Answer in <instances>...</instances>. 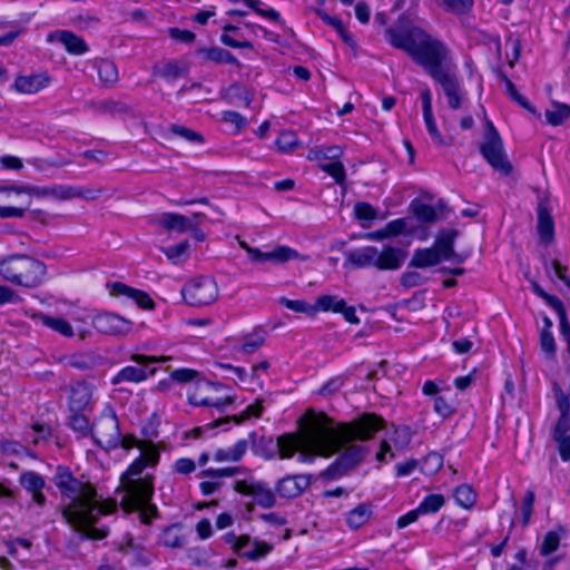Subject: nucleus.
Segmentation results:
<instances>
[{
	"mask_svg": "<svg viewBox=\"0 0 570 570\" xmlns=\"http://www.w3.org/2000/svg\"><path fill=\"white\" fill-rule=\"evenodd\" d=\"M131 360L138 364H140V367L137 366H126L124 367L114 379V384H119L121 382H141L147 379L148 373L145 367H147L149 364H154L157 362H160V360L156 357H150L141 354H134L131 355ZM161 361H165V358H161ZM155 368H151L149 371V375L155 374Z\"/></svg>",
	"mask_w": 570,
	"mask_h": 570,
	"instance_id": "f8f14e48",
	"label": "nucleus"
},
{
	"mask_svg": "<svg viewBox=\"0 0 570 570\" xmlns=\"http://www.w3.org/2000/svg\"><path fill=\"white\" fill-rule=\"evenodd\" d=\"M278 302L281 305H283L286 308L292 309L294 312L305 313L309 316H315V306L309 305L305 301H299V299L294 301V299H288L286 297H281Z\"/></svg>",
	"mask_w": 570,
	"mask_h": 570,
	"instance_id": "37998d69",
	"label": "nucleus"
},
{
	"mask_svg": "<svg viewBox=\"0 0 570 570\" xmlns=\"http://www.w3.org/2000/svg\"><path fill=\"white\" fill-rule=\"evenodd\" d=\"M105 189L102 187H78L71 186L72 198H81L87 202L97 200Z\"/></svg>",
	"mask_w": 570,
	"mask_h": 570,
	"instance_id": "a19ab883",
	"label": "nucleus"
},
{
	"mask_svg": "<svg viewBox=\"0 0 570 570\" xmlns=\"http://www.w3.org/2000/svg\"><path fill=\"white\" fill-rule=\"evenodd\" d=\"M385 32L393 47L406 51L442 86L449 99V106L452 109L460 108V86L452 71L446 46L419 27H413L405 32L389 28Z\"/></svg>",
	"mask_w": 570,
	"mask_h": 570,
	"instance_id": "f257e3e1",
	"label": "nucleus"
},
{
	"mask_svg": "<svg viewBox=\"0 0 570 570\" xmlns=\"http://www.w3.org/2000/svg\"><path fill=\"white\" fill-rule=\"evenodd\" d=\"M99 80L104 87H112L118 81V69L114 61L99 59L97 61Z\"/></svg>",
	"mask_w": 570,
	"mask_h": 570,
	"instance_id": "5701e85b",
	"label": "nucleus"
},
{
	"mask_svg": "<svg viewBox=\"0 0 570 570\" xmlns=\"http://www.w3.org/2000/svg\"><path fill=\"white\" fill-rule=\"evenodd\" d=\"M184 301L194 307L212 305L219 296V288L214 277L197 276L181 288Z\"/></svg>",
	"mask_w": 570,
	"mask_h": 570,
	"instance_id": "9d476101",
	"label": "nucleus"
},
{
	"mask_svg": "<svg viewBox=\"0 0 570 570\" xmlns=\"http://www.w3.org/2000/svg\"><path fill=\"white\" fill-rule=\"evenodd\" d=\"M200 53L215 63L238 65V60L229 51L219 47L203 49Z\"/></svg>",
	"mask_w": 570,
	"mask_h": 570,
	"instance_id": "c756f323",
	"label": "nucleus"
},
{
	"mask_svg": "<svg viewBox=\"0 0 570 570\" xmlns=\"http://www.w3.org/2000/svg\"><path fill=\"white\" fill-rule=\"evenodd\" d=\"M343 377L342 376H336L334 379H331L322 389H321V394L322 395H332L334 394L335 392H337L342 385H343Z\"/></svg>",
	"mask_w": 570,
	"mask_h": 570,
	"instance_id": "338daca9",
	"label": "nucleus"
},
{
	"mask_svg": "<svg viewBox=\"0 0 570 570\" xmlns=\"http://www.w3.org/2000/svg\"><path fill=\"white\" fill-rule=\"evenodd\" d=\"M50 78L43 73L18 76L13 88L23 95H33L45 89L49 85Z\"/></svg>",
	"mask_w": 570,
	"mask_h": 570,
	"instance_id": "f3484780",
	"label": "nucleus"
},
{
	"mask_svg": "<svg viewBox=\"0 0 570 570\" xmlns=\"http://www.w3.org/2000/svg\"><path fill=\"white\" fill-rule=\"evenodd\" d=\"M547 121L552 126H559L570 118V106L554 102L550 109L546 110Z\"/></svg>",
	"mask_w": 570,
	"mask_h": 570,
	"instance_id": "7c9ffc66",
	"label": "nucleus"
},
{
	"mask_svg": "<svg viewBox=\"0 0 570 570\" xmlns=\"http://www.w3.org/2000/svg\"><path fill=\"white\" fill-rule=\"evenodd\" d=\"M454 499L460 507L469 510L475 504L476 494L470 485L461 484L454 490Z\"/></svg>",
	"mask_w": 570,
	"mask_h": 570,
	"instance_id": "72a5a7b5",
	"label": "nucleus"
},
{
	"mask_svg": "<svg viewBox=\"0 0 570 570\" xmlns=\"http://www.w3.org/2000/svg\"><path fill=\"white\" fill-rule=\"evenodd\" d=\"M343 154V150L338 146H322L315 147L308 151L307 158L309 160H325L331 159L335 160L340 158Z\"/></svg>",
	"mask_w": 570,
	"mask_h": 570,
	"instance_id": "2f4dec72",
	"label": "nucleus"
},
{
	"mask_svg": "<svg viewBox=\"0 0 570 570\" xmlns=\"http://www.w3.org/2000/svg\"><path fill=\"white\" fill-rule=\"evenodd\" d=\"M533 503H534V492L532 490H528L524 495L523 504H522L523 525H528V523L530 522Z\"/></svg>",
	"mask_w": 570,
	"mask_h": 570,
	"instance_id": "bf43d9fd",
	"label": "nucleus"
},
{
	"mask_svg": "<svg viewBox=\"0 0 570 570\" xmlns=\"http://www.w3.org/2000/svg\"><path fill=\"white\" fill-rule=\"evenodd\" d=\"M480 153L488 164L503 176L512 171V165L504 150L502 138L491 120L485 119L483 141L480 145Z\"/></svg>",
	"mask_w": 570,
	"mask_h": 570,
	"instance_id": "1a4fd4ad",
	"label": "nucleus"
},
{
	"mask_svg": "<svg viewBox=\"0 0 570 570\" xmlns=\"http://www.w3.org/2000/svg\"><path fill=\"white\" fill-rule=\"evenodd\" d=\"M265 342L264 336L261 335H247L244 337V343L240 347L245 354H253L263 346Z\"/></svg>",
	"mask_w": 570,
	"mask_h": 570,
	"instance_id": "603ef678",
	"label": "nucleus"
},
{
	"mask_svg": "<svg viewBox=\"0 0 570 570\" xmlns=\"http://www.w3.org/2000/svg\"><path fill=\"white\" fill-rule=\"evenodd\" d=\"M556 401L560 415L570 416V400L560 387H554Z\"/></svg>",
	"mask_w": 570,
	"mask_h": 570,
	"instance_id": "052dcab7",
	"label": "nucleus"
},
{
	"mask_svg": "<svg viewBox=\"0 0 570 570\" xmlns=\"http://www.w3.org/2000/svg\"><path fill=\"white\" fill-rule=\"evenodd\" d=\"M444 503L445 498L443 494L433 493L425 497L416 509L420 514L435 513L444 505Z\"/></svg>",
	"mask_w": 570,
	"mask_h": 570,
	"instance_id": "58836bf2",
	"label": "nucleus"
},
{
	"mask_svg": "<svg viewBox=\"0 0 570 570\" xmlns=\"http://www.w3.org/2000/svg\"><path fill=\"white\" fill-rule=\"evenodd\" d=\"M42 324L47 327L58 332L59 334L71 337L73 336V330L70 323L62 317H52L49 315H41Z\"/></svg>",
	"mask_w": 570,
	"mask_h": 570,
	"instance_id": "473e14b6",
	"label": "nucleus"
},
{
	"mask_svg": "<svg viewBox=\"0 0 570 570\" xmlns=\"http://www.w3.org/2000/svg\"><path fill=\"white\" fill-rule=\"evenodd\" d=\"M95 442L106 451L116 449L121 442V433L117 415L114 411H105L95 423L92 431Z\"/></svg>",
	"mask_w": 570,
	"mask_h": 570,
	"instance_id": "9b49d317",
	"label": "nucleus"
},
{
	"mask_svg": "<svg viewBox=\"0 0 570 570\" xmlns=\"http://www.w3.org/2000/svg\"><path fill=\"white\" fill-rule=\"evenodd\" d=\"M112 295H124L132 298L137 305L144 309H153L155 304L150 296L139 289L131 288L122 283L116 282L111 285Z\"/></svg>",
	"mask_w": 570,
	"mask_h": 570,
	"instance_id": "6ab92c4d",
	"label": "nucleus"
},
{
	"mask_svg": "<svg viewBox=\"0 0 570 570\" xmlns=\"http://www.w3.org/2000/svg\"><path fill=\"white\" fill-rule=\"evenodd\" d=\"M505 86L508 94L511 96L512 99H514L518 104L528 109L530 112H537L535 109L527 101V99L518 92L514 83L508 78H505Z\"/></svg>",
	"mask_w": 570,
	"mask_h": 570,
	"instance_id": "4d7b16f0",
	"label": "nucleus"
},
{
	"mask_svg": "<svg viewBox=\"0 0 570 570\" xmlns=\"http://www.w3.org/2000/svg\"><path fill=\"white\" fill-rule=\"evenodd\" d=\"M538 234L541 242L549 244L553 240L554 226L553 219L548 210L546 203L542 200L538 206Z\"/></svg>",
	"mask_w": 570,
	"mask_h": 570,
	"instance_id": "aec40b11",
	"label": "nucleus"
},
{
	"mask_svg": "<svg viewBox=\"0 0 570 570\" xmlns=\"http://www.w3.org/2000/svg\"><path fill=\"white\" fill-rule=\"evenodd\" d=\"M168 130L173 135L181 137L183 139L191 142V144L202 145L205 141L204 136L200 132H198L196 130H193V129H190L188 127H185L183 125L171 124L168 127Z\"/></svg>",
	"mask_w": 570,
	"mask_h": 570,
	"instance_id": "4c0bfd02",
	"label": "nucleus"
},
{
	"mask_svg": "<svg viewBox=\"0 0 570 570\" xmlns=\"http://www.w3.org/2000/svg\"><path fill=\"white\" fill-rule=\"evenodd\" d=\"M372 517V507L371 504L362 503L356 508L352 509L346 514V523L353 529H360L362 525L368 522Z\"/></svg>",
	"mask_w": 570,
	"mask_h": 570,
	"instance_id": "b1692460",
	"label": "nucleus"
},
{
	"mask_svg": "<svg viewBox=\"0 0 570 570\" xmlns=\"http://www.w3.org/2000/svg\"><path fill=\"white\" fill-rule=\"evenodd\" d=\"M406 223L403 218L392 220L384 226L387 238L397 236L405 230Z\"/></svg>",
	"mask_w": 570,
	"mask_h": 570,
	"instance_id": "680f3d73",
	"label": "nucleus"
},
{
	"mask_svg": "<svg viewBox=\"0 0 570 570\" xmlns=\"http://www.w3.org/2000/svg\"><path fill=\"white\" fill-rule=\"evenodd\" d=\"M434 411L442 417H448L453 413L452 406L442 396L434 400Z\"/></svg>",
	"mask_w": 570,
	"mask_h": 570,
	"instance_id": "774afa93",
	"label": "nucleus"
},
{
	"mask_svg": "<svg viewBox=\"0 0 570 570\" xmlns=\"http://www.w3.org/2000/svg\"><path fill=\"white\" fill-rule=\"evenodd\" d=\"M235 401L234 396H227L222 400L212 401L209 399H199L196 394L189 395V402L194 405H200V406H214L217 409H223L226 405H230Z\"/></svg>",
	"mask_w": 570,
	"mask_h": 570,
	"instance_id": "de8ad7c7",
	"label": "nucleus"
},
{
	"mask_svg": "<svg viewBox=\"0 0 570 570\" xmlns=\"http://www.w3.org/2000/svg\"><path fill=\"white\" fill-rule=\"evenodd\" d=\"M47 266L29 255L18 254L0 258V277L11 284L35 288L42 284Z\"/></svg>",
	"mask_w": 570,
	"mask_h": 570,
	"instance_id": "423d86ee",
	"label": "nucleus"
},
{
	"mask_svg": "<svg viewBox=\"0 0 570 570\" xmlns=\"http://www.w3.org/2000/svg\"><path fill=\"white\" fill-rule=\"evenodd\" d=\"M293 259H303L299 253L292 247L279 245L268 252V262L274 264H284Z\"/></svg>",
	"mask_w": 570,
	"mask_h": 570,
	"instance_id": "c85d7f7f",
	"label": "nucleus"
},
{
	"mask_svg": "<svg viewBox=\"0 0 570 570\" xmlns=\"http://www.w3.org/2000/svg\"><path fill=\"white\" fill-rule=\"evenodd\" d=\"M570 416L560 415L554 430L553 439L558 443L559 453L563 461L570 459Z\"/></svg>",
	"mask_w": 570,
	"mask_h": 570,
	"instance_id": "a211bd4d",
	"label": "nucleus"
},
{
	"mask_svg": "<svg viewBox=\"0 0 570 570\" xmlns=\"http://www.w3.org/2000/svg\"><path fill=\"white\" fill-rule=\"evenodd\" d=\"M560 543V537L557 532L550 531L546 534L543 542L540 547V552L542 556H549L554 552Z\"/></svg>",
	"mask_w": 570,
	"mask_h": 570,
	"instance_id": "3c124183",
	"label": "nucleus"
},
{
	"mask_svg": "<svg viewBox=\"0 0 570 570\" xmlns=\"http://www.w3.org/2000/svg\"><path fill=\"white\" fill-rule=\"evenodd\" d=\"M400 282L403 287L412 288L424 284L425 278L419 272L409 271L401 275Z\"/></svg>",
	"mask_w": 570,
	"mask_h": 570,
	"instance_id": "864d4df0",
	"label": "nucleus"
},
{
	"mask_svg": "<svg viewBox=\"0 0 570 570\" xmlns=\"http://www.w3.org/2000/svg\"><path fill=\"white\" fill-rule=\"evenodd\" d=\"M53 39L61 42L70 55L81 56L89 51L86 41L69 30L56 31L49 35V40Z\"/></svg>",
	"mask_w": 570,
	"mask_h": 570,
	"instance_id": "dca6fc26",
	"label": "nucleus"
},
{
	"mask_svg": "<svg viewBox=\"0 0 570 570\" xmlns=\"http://www.w3.org/2000/svg\"><path fill=\"white\" fill-rule=\"evenodd\" d=\"M125 450L138 448L140 455L128 466L120 476V485L117 492L121 494L120 505L128 513L139 511L142 523H149L158 517V509L153 504L154 476L145 475L142 471L147 466H155L159 461V451L151 441H138L134 435H121L119 443Z\"/></svg>",
	"mask_w": 570,
	"mask_h": 570,
	"instance_id": "7ed1b4c3",
	"label": "nucleus"
},
{
	"mask_svg": "<svg viewBox=\"0 0 570 570\" xmlns=\"http://www.w3.org/2000/svg\"><path fill=\"white\" fill-rule=\"evenodd\" d=\"M345 299L336 295H320L315 301V315L318 312L340 313L345 307Z\"/></svg>",
	"mask_w": 570,
	"mask_h": 570,
	"instance_id": "a878e982",
	"label": "nucleus"
},
{
	"mask_svg": "<svg viewBox=\"0 0 570 570\" xmlns=\"http://www.w3.org/2000/svg\"><path fill=\"white\" fill-rule=\"evenodd\" d=\"M48 197H53L58 200L72 199L71 186H67V185L50 186Z\"/></svg>",
	"mask_w": 570,
	"mask_h": 570,
	"instance_id": "13d9d810",
	"label": "nucleus"
},
{
	"mask_svg": "<svg viewBox=\"0 0 570 570\" xmlns=\"http://www.w3.org/2000/svg\"><path fill=\"white\" fill-rule=\"evenodd\" d=\"M411 209L416 218L423 223H433L438 220L436 208L420 202H413Z\"/></svg>",
	"mask_w": 570,
	"mask_h": 570,
	"instance_id": "e433bc0d",
	"label": "nucleus"
},
{
	"mask_svg": "<svg viewBox=\"0 0 570 570\" xmlns=\"http://www.w3.org/2000/svg\"><path fill=\"white\" fill-rule=\"evenodd\" d=\"M91 399V389L85 382H78L71 387L69 405L71 411L79 412L87 407Z\"/></svg>",
	"mask_w": 570,
	"mask_h": 570,
	"instance_id": "4be33fe9",
	"label": "nucleus"
},
{
	"mask_svg": "<svg viewBox=\"0 0 570 570\" xmlns=\"http://www.w3.org/2000/svg\"><path fill=\"white\" fill-rule=\"evenodd\" d=\"M94 327L108 335H125L131 330V322L114 313H99L92 320Z\"/></svg>",
	"mask_w": 570,
	"mask_h": 570,
	"instance_id": "ddd939ff",
	"label": "nucleus"
},
{
	"mask_svg": "<svg viewBox=\"0 0 570 570\" xmlns=\"http://www.w3.org/2000/svg\"><path fill=\"white\" fill-rule=\"evenodd\" d=\"M445 11L461 16L468 13L473 7V0H434Z\"/></svg>",
	"mask_w": 570,
	"mask_h": 570,
	"instance_id": "c9c22d12",
	"label": "nucleus"
},
{
	"mask_svg": "<svg viewBox=\"0 0 570 570\" xmlns=\"http://www.w3.org/2000/svg\"><path fill=\"white\" fill-rule=\"evenodd\" d=\"M346 262L356 268L375 267L379 271H397L404 264L407 252L400 247L384 245L382 249L366 246L345 252Z\"/></svg>",
	"mask_w": 570,
	"mask_h": 570,
	"instance_id": "0eeeda50",
	"label": "nucleus"
},
{
	"mask_svg": "<svg viewBox=\"0 0 570 570\" xmlns=\"http://www.w3.org/2000/svg\"><path fill=\"white\" fill-rule=\"evenodd\" d=\"M20 483L30 493L38 492L45 487V480L35 472H26L21 474Z\"/></svg>",
	"mask_w": 570,
	"mask_h": 570,
	"instance_id": "79ce46f5",
	"label": "nucleus"
},
{
	"mask_svg": "<svg viewBox=\"0 0 570 570\" xmlns=\"http://www.w3.org/2000/svg\"><path fill=\"white\" fill-rule=\"evenodd\" d=\"M247 448H248V442L246 440H239L232 449L217 450L214 454V459L217 462H224V461L237 462L246 453Z\"/></svg>",
	"mask_w": 570,
	"mask_h": 570,
	"instance_id": "bb28decb",
	"label": "nucleus"
},
{
	"mask_svg": "<svg viewBox=\"0 0 570 570\" xmlns=\"http://www.w3.org/2000/svg\"><path fill=\"white\" fill-rule=\"evenodd\" d=\"M223 120L233 124L238 130L246 125V119L236 111H225L223 114Z\"/></svg>",
	"mask_w": 570,
	"mask_h": 570,
	"instance_id": "69168bd1",
	"label": "nucleus"
},
{
	"mask_svg": "<svg viewBox=\"0 0 570 570\" xmlns=\"http://www.w3.org/2000/svg\"><path fill=\"white\" fill-rule=\"evenodd\" d=\"M197 375V372L189 368H180L171 372L170 377L179 383L191 381Z\"/></svg>",
	"mask_w": 570,
	"mask_h": 570,
	"instance_id": "0e129e2a",
	"label": "nucleus"
},
{
	"mask_svg": "<svg viewBox=\"0 0 570 570\" xmlns=\"http://www.w3.org/2000/svg\"><path fill=\"white\" fill-rule=\"evenodd\" d=\"M234 490L240 494L253 497L258 505L266 509L274 507L276 503L274 492L262 483L236 481Z\"/></svg>",
	"mask_w": 570,
	"mask_h": 570,
	"instance_id": "4468645a",
	"label": "nucleus"
},
{
	"mask_svg": "<svg viewBox=\"0 0 570 570\" xmlns=\"http://www.w3.org/2000/svg\"><path fill=\"white\" fill-rule=\"evenodd\" d=\"M348 426L341 430L330 424L325 414L314 416L301 435L283 434L277 439V449L282 459L292 458L299 453L302 462H309L315 455H328L335 446L352 434Z\"/></svg>",
	"mask_w": 570,
	"mask_h": 570,
	"instance_id": "20e7f679",
	"label": "nucleus"
},
{
	"mask_svg": "<svg viewBox=\"0 0 570 570\" xmlns=\"http://www.w3.org/2000/svg\"><path fill=\"white\" fill-rule=\"evenodd\" d=\"M70 426L81 436H86L92 432V426L90 425L89 420L83 414H79L77 412L70 416Z\"/></svg>",
	"mask_w": 570,
	"mask_h": 570,
	"instance_id": "a18cd8bd",
	"label": "nucleus"
},
{
	"mask_svg": "<svg viewBox=\"0 0 570 570\" xmlns=\"http://www.w3.org/2000/svg\"><path fill=\"white\" fill-rule=\"evenodd\" d=\"M459 232L454 228L441 229L435 236L434 243L429 248L416 249L409 263L410 267L426 268L435 266L442 261L453 259L463 263L466 256L454 252V242Z\"/></svg>",
	"mask_w": 570,
	"mask_h": 570,
	"instance_id": "6e6552de",
	"label": "nucleus"
},
{
	"mask_svg": "<svg viewBox=\"0 0 570 570\" xmlns=\"http://www.w3.org/2000/svg\"><path fill=\"white\" fill-rule=\"evenodd\" d=\"M242 471L240 468L208 469L203 472L204 475L210 478L234 476Z\"/></svg>",
	"mask_w": 570,
	"mask_h": 570,
	"instance_id": "e2e57ef3",
	"label": "nucleus"
},
{
	"mask_svg": "<svg viewBox=\"0 0 570 570\" xmlns=\"http://www.w3.org/2000/svg\"><path fill=\"white\" fill-rule=\"evenodd\" d=\"M154 73L166 79V80H175L178 77L185 73V70L180 68L174 61H167L163 65L157 63L154 66Z\"/></svg>",
	"mask_w": 570,
	"mask_h": 570,
	"instance_id": "f704fd0d",
	"label": "nucleus"
},
{
	"mask_svg": "<svg viewBox=\"0 0 570 570\" xmlns=\"http://www.w3.org/2000/svg\"><path fill=\"white\" fill-rule=\"evenodd\" d=\"M188 249L189 243L187 240H184L174 246L163 247L161 252L170 262H173L174 264H178L188 256Z\"/></svg>",
	"mask_w": 570,
	"mask_h": 570,
	"instance_id": "ea45409f",
	"label": "nucleus"
},
{
	"mask_svg": "<svg viewBox=\"0 0 570 570\" xmlns=\"http://www.w3.org/2000/svg\"><path fill=\"white\" fill-rule=\"evenodd\" d=\"M56 487L70 502L62 507L66 522L78 531L83 539L100 540L107 537L106 528H97L99 515L116 510L115 500L102 501L96 489L88 482L77 480L66 466H58L53 476Z\"/></svg>",
	"mask_w": 570,
	"mask_h": 570,
	"instance_id": "f03ea898",
	"label": "nucleus"
},
{
	"mask_svg": "<svg viewBox=\"0 0 570 570\" xmlns=\"http://www.w3.org/2000/svg\"><path fill=\"white\" fill-rule=\"evenodd\" d=\"M49 187H38L30 185H6L0 186V194L10 197L11 194L21 195L26 194L29 197H48Z\"/></svg>",
	"mask_w": 570,
	"mask_h": 570,
	"instance_id": "393cba45",
	"label": "nucleus"
},
{
	"mask_svg": "<svg viewBox=\"0 0 570 570\" xmlns=\"http://www.w3.org/2000/svg\"><path fill=\"white\" fill-rule=\"evenodd\" d=\"M298 144L297 137L294 132H283L276 140L278 149L283 153L293 150Z\"/></svg>",
	"mask_w": 570,
	"mask_h": 570,
	"instance_id": "5fc2aeb1",
	"label": "nucleus"
},
{
	"mask_svg": "<svg viewBox=\"0 0 570 570\" xmlns=\"http://www.w3.org/2000/svg\"><path fill=\"white\" fill-rule=\"evenodd\" d=\"M311 484V476L307 474H297L281 479L276 484L277 493L287 499L301 495Z\"/></svg>",
	"mask_w": 570,
	"mask_h": 570,
	"instance_id": "2eb2a0df",
	"label": "nucleus"
},
{
	"mask_svg": "<svg viewBox=\"0 0 570 570\" xmlns=\"http://www.w3.org/2000/svg\"><path fill=\"white\" fill-rule=\"evenodd\" d=\"M321 169L331 175L335 181L342 185L345 180V168L340 161H331L320 165Z\"/></svg>",
	"mask_w": 570,
	"mask_h": 570,
	"instance_id": "09e8293b",
	"label": "nucleus"
},
{
	"mask_svg": "<svg viewBox=\"0 0 570 570\" xmlns=\"http://www.w3.org/2000/svg\"><path fill=\"white\" fill-rule=\"evenodd\" d=\"M157 223L166 230H175L183 234L191 228L193 220L180 214L163 213L157 218Z\"/></svg>",
	"mask_w": 570,
	"mask_h": 570,
	"instance_id": "412c9836",
	"label": "nucleus"
},
{
	"mask_svg": "<svg viewBox=\"0 0 570 570\" xmlns=\"http://www.w3.org/2000/svg\"><path fill=\"white\" fill-rule=\"evenodd\" d=\"M330 424L337 430H341L343 426H348L352 430V435L340 442L333 452L327 455L331 456L340 453L338 458L322 473L324 478L335 479L346 474L363 461L366 448L354 442L356 440L367 441L372 439L383 428L384 421L376 414L364 413L350 423L335 424L330 419Z\"/></svg>",
	"mask_w": 570,
	"mask_h": 570,
	"instance_id": "39448f33",
	"label": "nucleus"
},
{
	"mask_svg": "<svg viewBox=\"0 0 570 570\" xmlns=\"http://www.w3.org/2000/svg\"><path fill=\"white\" fill-rule=\"evenodd\" d=\"M355 216L357 219H375L377 216V209L368 203H357L354 207Z\"/></svg>",
	"mask_w": 570,
	"mask_h": 570,
	"instance_id": "6e6d98bb",
	"label": "nucleus"
},
{
	"mask_svg": "<svg viewBox=\"0 0 570 570\" xmlns=\"http://www.w3.org/2000/svg\"><path fill=\"white\" fill-rule=\"evenodd\" d=\"M540 347L543 353L548 356V358L553 360L556 357V341L551 332L541 331L540 332Z\"/></svg>",
	"mask_w": 570,
	"mask_h": 570,
	"instance_id": "8fccbe9b",
	"label": "nucleus"
},
{
	"mask_svg": "<svg viewBox=\"0 0 570 570\" xmlns=\"http://www.w3.org/2000/svg\"><path fill=\"white\" fill-rule=\"evenodd\" d=\"M423 118H424V121L426 125V129H428L432 140L434 141V144H436L438 146H450L451 141H446L444 139V137L441 135V132L439 131L435 120H434V117H433V112L423 114Z\"/></svg>",
	"mask_w": 570,
	"mask_h": 570,
	"instance_id": "c03bdc74",
	"label": "nucleus"
},
{
	"mask_svg": "<svg viewBox=\"0 0 570 570\" xmlns=\"http://www.w3.org/2000/svg\"><path fill=\"white\" fill-rule=\"evenodd\" d=\"M272 549L273 547L266 542L254 541L253 549L243 551L240 556L249 560H258L267 556Z\"/></svg>",
	"mask_w": 570,
	"mask_h": 570,
	"instance_id": "49530a36",
	"label": "nucleus"
},
{
	"mask_svg": "<svg viewBox=\"0 0 570 570\" xmlns=\"http://www.w3.org/2000/svg\"><path fill=\"white\" fill-rule=\"evenodd\" d=\"M263 402L264 401L262 399H257L254 404L248 405L240 414L227 416L224 420L216 421L214 425L218 426L222 425L224 422L229 421H234L236 424H239L252 416L259 417L264 410Z\"/></svg>",
	"mask_w": 570,
	"mask_h": 570,
	"instance_id": "cd10ccee",
	"label": "nucleus"
}]
</instances>
